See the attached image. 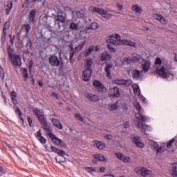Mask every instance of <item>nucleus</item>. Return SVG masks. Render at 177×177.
Segmentation results:
<instances>
[{
	"instance_id": "obj_1",
	"label": "nucleus",
	"mask_w": 177,
	"mask_h": 177,
	"mask_svg": "<svg viewBox=\"0 0 177 177\" xmlns=\"http://www.w3.org/2000/svg\"><path fill=\"white\" fill-rule=\"evenodd\" d=\"M32 112L37 118L39 124L41 125L42 129H44V131L46 132V134L49 136V138H50L52 142L55 145H57V146H61L62 147H63V146H66V143H64L63 140L56 137V135L52 133L53 131V129L52 127H50V125L48 124V120H46V115H45V113L42 110L37 108L33 109Z\"/></svg>"
},
{
	"instance_id": "obj_2",
	"label": "nucleus",
	"mask_w": 177,
	"mask_h": 177,
	"mask_svg": "<svg viewBox=\"0 0 177 177\" xmlns=\"http://www.w3.org/2000/svg\"><path fill=\"white\" fill-rule=\"evenodd\" d=\"M7 53L8 55V59L12 66L21 67V58L20 55L15 54V49L12 48L11 45L7 46Z\"/></svg>"
},
{
	"instance_id": "obj_3",
	"label": "nucleus",
	"mask_w": 177,
	"mask_h": 177,
	"mask_svg": "<svg viewBox=\"0 0 177 177\" xmlns=\"http://www.w3.org/2000/svg\"><path fill=\"white\" fill-rule=\"evenodd\" d=\"M88 10L92 13H97V15L102 16L103 19H111L114 16L113 11H109L103 8H99L98 7L90 6Z\"/></svg>"
},
{
	"instance_id": "obj_4",
	"label": "nucleus",
	"mask_w": 177,
	"mask_h": 177,
	"mask_svg": "<svg viewBox=\"0 0 177 177\" xmlns=\"http://www.w3.org/2000/svg\"><path fill=\"white\" fill-rule=\"evenodd\" d=\"M156 74L160 75L162 78H166L167 81H172L174 80V74L167 73V68L165 66H162L160 68L158 67L156 69Z\"/></svg>"
},
{
	"instance_id": "obj_5",
	"label": "nucleus",
	"mask_w": 177,
	"mask_h": 177,
	"mask_svg": "<svg viewBox=\"0 0 177 177\" xmlns=\"http://www.w3.org/2000/svg\"><path fill=\"white\" fill-rule=\"evenodd\" d=\"M48 62L53 67H59L62 65L63 66V61L59 59V57L56 55H51L49 57Z\"/></svg>"
},
{
	"instance_id": "obj_6",
	"label": "nucleus",
	"mask_w": 177,
	"mask_h": 177,
	"mask_svg": "<svg viewBox=\"0 0 177 177\" xmlns=\"http://www.w3.org/2000/svg\"><path fill=\"white\" fill-rule=\"evenodd\" d=\"M10 28V19H9L7 21L4 23V26L3 28L1 37V42L2 44H5L6 42V30Z\"/></svg>"
},
{
	"instance_id": "obj_7",
	"label": "nucleus",
	"mask_w": 177,
	"mask_h": 177,
	"mask_svg": "<svg viewBox=\"0 0 177 177\" xmlns=\"http://www.w3.org/2000/svg\"><path fill=\"white\" fill-rule=\"evenodd\" d=\"M57 16L55 17V20L59 21L60 23H66V14L63 13V10L62 7L57 8Z\"/></svg>"
},
{
	"instance_id": "obj_8",
	"label": "nucleus",
	"mask_w": 177,
	"mask_h": 177,
	"mask_svg": "<svg viewBox=\"0 0 177 177\" xmlns=\"http://www.w3.org/2000/svg\"><path fill=\"white\" fill-rule=\"evenodd\" d=\"M136 172L138 175H141V176L144 177L148 176V175H151V170L146 167H140L136 169Z\"/></svg>"
},
{
	"instance_id": "obj_9",
	"label": "nucleus",
	"mask_w": 177,
	"mask_h": 177,
	"mask_svg": "<svg viewBox=\"0 0 177 177\" xmlns=\"http://www.w3.org/2000/svg\"><path fill=\"white\" fill-rule=\"evenodd\" d=\"M93 85L95 88V89H97V92L102 93L106 91V87L99 80H94Z\"/></svg>"
},
{
	"instance_id": "obj_10",
	"label": "nucleus",
	"mask_w": 177,
	"mask_h": 177,
	"mask_svg": "<svg viewBox=\"0 0 177 177\" xmlns=\"http://www.w3.org/2000/svg\"><path fill=\"white\" fill-rule=\"evenodd\" d=\"M82 77L83 81H84L85 82H88V81L91 80V77H92V70H84L82 73Z\"/></svg>"
},
{
	"instance_id": "obj_11",
	"label": "nucleus",
	"mask_w": 177,
	"mask_h": 177,
	"mask_svg": "<svg viewBox=\"0 0 177 177\" xmlns=\"http://www.w3.org/2000/svg\"><path fill=\"white\" fill-rule=\"evenodd\" d=\"M120 88L118 87L115 86L109 89V95H111V97H120Z\"/></svg>"
},
{
	"instance_id": "obj_12",
	"label": "nucleus",
	"mask_w": 177,
	"mask_h": 177,
	"mask_svg": "<svg viewBox=\"0 0 177 177\" xmlns=\"http://www.w3.org/2000/svg\"><path fill=\"white\" fill-rule=\"evenodd\" d=\"M93 160H92V162L93 164H96L98 161H107V158H106V157H104V156H100V154L99 153H95L94 155H93Z\"/></svg>"
},
{
	"instance_id": "obj_13",
	"label": "nucleus",
	"mask_w": 177,
	"mask_h": 177,
	"mask_svg": "<svg viewBox=\"0 0 177 177\" xmlns=\"http://www.w3.org/2000/svg\"><path fill=\"white\" fill-rule=\"evenodd\" d=\"M150 66H151V63L150 61H147V59H142V67L144 73H147L149 70H150Z\"/></svg>"
},
{
	"instance_id": "obj_14",
	"label": "nucleus",
	"mask_w": 177,
	"mask_h": 177,
	"mask_svg": "<svg viewBox=\"0 0 177 177\" xmlns=\"http://www.w3.org/2000/svg\"><path fill=\"white\" fill-rule=\"evenodd\" d=\"M106 66L104 68V71L106 73V76L107 78H110L111 77V68H113V64H110L109 62L105 63Z\"/></svg>"
},
{
	"instance_id": "obj_15",
	"label": "nucleus",
	"mask_w": 177,
	"mask_h": 177,
	"mask_svg": "<svg viewBox=\"0 0 177 177\" xmlns=\"http://www.w3.org/2000/svg\"><path fill=\"white\" fill-rule=\"evenodd\" d=\"M93 146H96L97 149H99V150H103V149L106 148V144L97 140H94L93 141Z\"/></svg>"
},
{
	"instance_id": "obj_16",
	"label": "nucleus",
	"mask_w": 177,
	"mask_h": 177,
	"mask_svg": "<svg viewBox=\"0 0 177 177\" xmlns=\"http://www.w3.org/2000/svg\"><path fill=\"white\" fill-rule=\"evenodd\" d=\"M131 75L133 77V80H136V81L142 78V73H140V71L138 69H133L131 72Z\"/></svg>"
},
{
	"instance_id": "obj_17",
	"label": "nucleus",
	"mask_w": 177,
	"mask_h": 177,
	"mask_svg": "<svg viewBox=\"0 0 177 177\" xmlns=\"http://www.w3.org/2000/svg\"><path fill=\"white\" fill-rule=\"evenodd\" d=\"M50 149L53 153H55L56 154H58V156H66V151L59 149V148H56V147H54L53 145H51Z\"/></svg>"
},
{
	"instance_id": "obj_18",
	"label": "nucleus",
	"mask_w": 177,
	"mask_h": 177,
	"mask_svg": "<svg viewBox=\"0 0 177 177\" xmlns=\"http://www.w3.org/2000/svg\"><path fill=\"white\" fill-rule=\"evenodd\" d=\"M35 137L37 138V140H39V142L41 145H45V143H46V138H45L44 136H42V133H41V129H39L37 132Z\"/></svg>"
},
{
	"instance_id": "obj_19",
	"label": "nucleus",
	"mask_w": 177,
	"mask_h": 177,
	"mask_svg": "<svg viewBox=\"0 0 177 177\" xmlns=\"http://www.w3.org/2000/svg\"><path fill=\"white\" fill-rule=\"evenodd\" d=\"M169 173L172 177H177V162L171 164Z\"/></svg>"
},
{
	"instance_id": "obj_20",
	"label": "nucleus",
	"mask_w": 177,
	"mask_h": 177,
	"mask_svg": "<svg viewBox=\"0 0 177 177\" xmlns=\"http://www.w3.org/2000/svg\"><path fill=\"white\" fill-rule=\"evenodd\" d=\"M140 140V137H134L133 138V143H134L136 146V147H140V149H143L145 147V144Z\"/></svg>"
},
{
	"instance_id": "obj_21",
	"label": "nucleus",
	"mask_w": 177,
	"mask_h": 177,
	"mask_svg": "<svg viewBox=\"0 0 177 177\" xmlns=\"http://www.w3.org/2000/svg\"><path fill=\"white\" fill-rule=\"evenodd\" d=\"M153 18L155 19V20H157L158 21L161 23V24H167V19L160 14L153 15Z\"/></svg>"
},
{
	"instance_id": "obj_22",
	"label": "nucleus",
	"mask_w": 177,
	"mask_h": 177,
	"mask_svg": "<svg viewBox=\"0 0 177 177\" xmlns=\"http://www.w3.org/2000/svg\"><path fill=\"white\" fill-rule=\"evenodd\" d=\"M86 97L88 100H90V102H99V97L95 94L88 93L86 94Z\"/></svg>"
},
{
	"instance_id": "obj_23",
	"label": "nucleus",
	"mask_w": 177,
	"mask_h": 177,
	"mask_svg": "<svg viewBox=\"0 0 177 177\" xmlns=\"http://www.w3.org/2000/svg\"><path fill=\"white\" fill-rule=\"evenodd\" d=\"M35 15H37V10H32L29 12V15L28 16V19L30 21V23H35Z\"/></svg>"
},
{
	"instance_id": "obj_24",
	"label": "nucleus",
	"mask_w": 177,
	"mask_h": 177,
	"mask_svg": "<svg viewBox=\"0 0 177 177\" xmlns=\"http://www.w3.org/2000/svg\"><path fill=\"white\" fill-rule=\"evenodd\" d=\"M10 97L12 100V104H19V102L17 101V93H16V91H11Z\"/></svg>"
},
{
	"instance_id": "obj_25",
	"label": "nucleus",
	"mask_w": 177,
	"mask_h": 177,
	"mask_svg": "<svg viewBox=\"0 0 177 177\" xmlns=\"http://www.w3.org/2000/svg\"><path fill=\"white\" fill-rule=\"evenodd\" d=\"M111 60V55L107 52H103L101 54V62H110Z\"/></svg>"
},
{
	"instance_id": "obj_26",
	"label": "nucleus",
	"mask_w": 177,
	"mask_h": 177,
	"mask_svg": "<svg viewBox=\"0 0 177 177\" xmlns=\"http://www.w3.org/2000/svg\"><path fill=\"white\" fill-rule=\"evenodd\" d=\"M51 121L54 125V127H56L58 129H63V124L60 122V120L56 119V118H52Z\"/></svg>"
},
{
	"instance_id": "obj_27",
	"label": "nucleus",
	"mask_w": 177,
	"mask_h": 177,
	"mask_svg": "<svg viewBox=\"0 0 177 177\" xmlns=\"http://www.w3.org/2000/svg\"><path fill=\"white\" fill-rule=\"evenodd\" d=\"M92 64H93V60H92V58L86 59L84 64L86 70H92Z\"/></svg>"
},
{
	"instance_id": "obj_28",
	"label": "nucleus",
	"mask_w": 177,
	"mask_h": 177,
	"mask_svg": "<svg viewBox=\"0 0 177 177\" xmlns=\"http://www.w3.org/2000/svg\"><path fill=\"white\" fill-rule=\"evenodd\" d=\"M132 12H135V13H138V15H140L142 12H143V9L142 8L139 7L137 4H134L131 8Z\"/></svg>"
},
{
	"instance_id": "obj_29",
	"label": "nucleus",
	"mask_w": 177,
	"mask_h": 177,
	"mask_svg": "<svg viewBox=\"0 0 177 177\" xmlns=\"http://www.w3.org/2000/svg\"><path fill=\"white\" fill-rule=\"evenodd\" d=\"M137 120H139V121H141L142 122H146L147 121V119L149 118L147 116H145L142 115L140 113H137L136 114Z\"/></svg>"
},
{
	"instance_id": "obj_30",
	"label": "nucleus",
	"mask_w": 177,
	"mask_h": 177,
	"mask_svg": "<svg viewBox=\"0 0 177 177\" xmlns=\"http://www.w3.org/2000/svg\"><path fill=\"white\" fill-rule=\"evenodd\" d=\"M122 44L127 45V46H132L133 48H135L136 43H135L131 40L123 39V40H122Z\"/></svg>"
},
{
	"instance_id": "obj_31",
	"label": "nucleus",
	"mask_w": 177,
	"mask_h": 177,
	"mask_svg": "<svg viewBox=\"0 0 177 177\" xmlns=\"http://www.w3.org/2000/svg\"><path fill=\"white\" fill-rule=\"evenodd\" d=\"M132 60L133 63H139L140 62V55L139 54L133 53L132 54Z\"/></svg>"
},
{
	"instance_id": "obj_32",
	"label": "nucleus",
	"mask_w": 177,
	"mask_h": 177,
	"mask_svg": "<svg viewBox=\"0 0 177 177\" xmlns=\"http://www.w3.org/2000/svg\"><path fill=\"white\" fill-rule=\"evenodd\" d=\"M70 28L71 30H73V31H78V30H80V26L78 25V24L72 22L70 24Z\"/></svg>"
},
{
	"instance_id": "obj_33",
	"label": "nucleus",
	"mask_w": 177,
	"mask_h": 177,
	"mask_svg": "<svg viewBox=\"0 0 177 177\" xmlns=\"http://www.w3.org/2000/svg\"><path fill=\"white\" fill-rule=\"evenodd\" d=\"M8 8L6 9V15H9L13 8V3L10 1H8Z\"/></svg>"
},
{
	"instance_id": "obj_34",
	"label": "nucleus",
	"mask_w": 177,
	"mask_h": 177,
	"mask_svg": "<svg viewBox=\"0 0 177 177\" xmlns=\"http://www.w3.org/2000/svg\"><path fill=\"white\" fill-rule=\"evenodd\" d=\"M21 29L24 30L26 34H28L30 32V30H31V26H30V24H28L21 25Z\"/></svg>"
},
{
	"instance_id": "obj_35",
	"label": "nucleus",
	"mask_w": 177,
	"mask_h": 177,
	"mask_svg": "<svg viewBox=\"0 0 177 177\" xmlns=\"http://www.w3.org/2000/svg\"><path fill=\"white\" fill-rule=\"evenodd\" d=\"M6 73L5 72V69L2 66H0V80L1 81H3L5 80V75Z\"/></svg>"
},
{
	"instance_id": "obj_36",
	"label": "nucleus",
	"mask_w": 177,
	"mask_h": 177,
	"mask_svg": "<svg viewBox=\"0 0 177 177\" xmlns=\"http://www.w3.org/2000/svg\"><path fill=\"white\" fill-rule=\"evenodd\" d=\"M122 63L124 64H131V63H133V61L132 58H129L127 57H124L122 59Z\"/></svg>"
},
{
	"instance_id": "obj_37",
	"label": "nucleus",
	"mask_w": 177,
	"mask_h": 177,
	"mask_svg": "<svg viewBox=\"0 0 177 177\" xmlns=\"http://www.w3.org/2000/svg\"><path fill=\"white\" fill-rule=\"evenodd\" d=\"M73 15H75V17L77 19H82V17H84V14H82V12H80V11H77V10H73L72 11Z\"/></svg>"
},
{
	"instance_id": "obj_38",
	"label": "nucleus",
	"mask_w": 177,
	"mask_h": 177,
	"mask_svg": "<svg viewBox=\"0 0 177 177\" xmlns=\"http://www.w3.org/2000/svg\"><path fill=\"white\" fill-rule=\"evenodd\" d=\"M92 52H93V46H90L84 53L85 57H88V55L92 53Z\"/></svg>"
},
{
	"instance_id": "obj_39",
	"label": "nucleus",
	"mask_w": 177,
	"mask_h": 177,
	"mask_svg": "<svg viewBox=\"0 0 177 177\" xmlns=\"http://www.w3.org/2000/svg\"><path fill=\"white\" fill-rule=\"evenodd\" d=\"M22 74H23L24 81H27L28 78V71L27 70V68H24L23 69Z\"/></svg>"
},
{
	"instance_id": "obj_40",
	"label": "nucleus",
	"mask_w": 177,
	"mask_h": 177,
	"mask_svg": "<svg viewBox=\"0 0 177 177\" xmlns=\"http://www.w3.org/2000/svg\"><path fill=\"white\" fill-rule=\"evenodd\" d=\"M118 109V101L115 102L113 104L111 105V109L112 111H115Z\"/></svg>"
},
{
	"instance_id": "obj_41",
	"label": "nucleus",
	"mask_w": 177,
	"mask_h": 177,
	"mask_svg": "<svg viewBox=\"0 0 177 177\" xmlns=\"http://www.w3.org/2000/svg\"><path fill=\"white\" fill-rule=\"evenodd\" d=\"M122 85H124L125 86H131V85H132V80L123 79V84Z\"/></svg>"
},
{
	"instance_id": "obj_42",
	"label": "nucleus",
	"mask_w": 177,
	"mask_h": 177,
	"mask_svg": "<svg viewBox=\"0 0 177 177\" xmlns=\"http://www.w3.org/2000/svg\"><path fill=\"white\" fill-rule=\"evenodd\" d=\"M138 126L139 127V128H140V129H144V131H146V129L149 127L145 123H142L140 122H138Z\"/></svg>"
},
{
	"instance_id": "obj_43",
	"label": "nucleus",
	"mask_w": 177,
	"mask_h": 177,
	"mask_svg": "<svg viewBox=\"0 0 177 177\" xmlns=\"http://www.w3.org/2000/svg\"><path fill=\"white\" fill-rule=\"evenodd\" d=\"M165 150V145H160V147H159L158 149H156V153L157 154H158V153H164Z\"/></svg>"
},
{
	"instance_id": "obj_44",
	"label": "nucleus",
	"mask_w": 177,
	"mask_h": 177,
	"mask_svg": "<svg viewBox=\"0 0 177 177\" xmlns=\"http://www.w3.org/2000/svg\"><path fill=\"white\" fill-rule=\"evenodd\" d=\"M91 30H97L99 28V24L97 22H93L90 26Z\"/></svg>"
},
{
	"instance_id": "obj_45",
	"label": "nucleus",
	"mask_w": 177,
	"mask_h": 177,
	"mask_svg": "<svg viewBox=\"0 0 177 177\" xmlns=\"http://www.w3.org/2000/svg\"><path fill=\"white\" fill-rule=\"evenodd\" d=\"M86 172H88V174H91V172H96V169L93 167H86L84 168Z\"/></svg>"
},
{
	"instance_id": "obj_46",
	"label": "nucleus",
	"mask_w": 177,
	"mask_h": 177,
	"mask_svg": "<svg viewBox=\"0 0 177 177\" xmlns=\"http://www.w3.org/2000/svg\"><path fill=\"white\" fill-rule=\"evenodd\" d=\"M121 161H123V162H131V157L123 155Z\"/></svg>"
},
{
	"instance_id": "obj_47",
	"label": "nucleus",
	"mask_w": 177,
	"mask_h": 177,
	"mask_svg": "<svg viewBox=\"0 0 177 177\" xmlns=\"http://www.w3.org/2000/svg\"><path fill=\"white\" fill-rule=\"evenodd\" d=\"M135 109H136L138 111V113H140V111L142 110V106H140V104L138 102L134 103Z\"/></svg>"
},
{
	"instance_id": "obj_48",
	"label": "nucleus",
	"mask_w": 177,
	"mask_h": 177,
	"mask_svg": "<svg viewBox=\"0 0 177 177\" xmlns=\"http://www.w3.org/2000/svg\"><path fill=\"white\" fill-rule=\"evenodd\" d=\"M113 46V44H107V48L112 53H115V48H114Z\"/></svg>"
},
{
	"instance_id": "obj_49",
	"label": "nucleus",
	"mask_w": 177,
	"mask_h": 177,
	"mask_svg": "<svg viewBox=\"0 0 177 177\" xmlns=\"http://www.w3.org/2000/svg\"><path fill=\"white\" fill-rule=\"evenodd\" d=\"M75 117L78 120V121H80L81 122H83L84 121V118L81 116V114L80 113H75Z\"/></svg>"
},
{
	"instance_id": "obj_50",
	"label": "nucleus",
	"mask_w": 177,
	"mask_h": 177,
	"mask_svg": "<svg viewBox=\"0 0 177 177\" xmlns=\"http://www.w3.org/2000/svg\"><path fill=\"white\" fill-rule=\"evenodd\" d=\"M115 157H117V158H118V160H122V158L124 157V154H122V153L120 152H117L115 153Z\"/></svg>"
},
{
	"instance_id": "obj_51",
	"label": "nucleus",
	"mask_w": 177,
	"mask_h": 177,
	"mask_svg": "<svg viewBox=\"0 0 177 177\" xmlns=\"http://www.w3.org/2000/svg\"><path fill=\"white\" fill-rule=\"evenodd\" d=\"M108 44H111V45H115L117 44V40L114 39H109L106 41Z\"/></svg>"
},
{
	"instance_id": "obj_52",
	"label": "nucleus",
	"mask_w": 177,
	"mask_h": 177,
	"mask_svg": "<svg viewBox=\"0 0 177 177\" xmlns=\"http://www.w3.org/2000/svg\"><path fill=\"white\" fill-rule=\"evenodd\" d=\"M123 81H124V79L115 80L113 82H114V84H116L117 85H123Z\"/></svg>"
},
{
	"instance_id": "obj_53",
	"label": "nucleus",
	"mask_w": 177,
	"mask_h": 177,
	"mask_svg": "<svg viewBox=\"0 0 177 177\" xmlns=\"http://www.w3.org/2000/svg\"><path fill=\"white\" fill-rule=\"evenodd\" d=\"M162 64V60H161V58L157 57L155 61V65L157 66L158 64V66H160Z\"/></svg>"
},
{
	"instance_id": "obj_54",
	"label": "nucleus",
	"mask_w": 177,
	"mask_h": 177,
	"mask_svg": "<svg viewBox=\"0 0 177 177\" xmlns=\"http://www.w3.org/2000/svg\"><path fill=\"white\" fill-rule=\"evenodd\" d=\"M85 45V42H82L76 47L77 50H82L84 46Z\"/></svg>"
},
{
	"instance_id": "obj_55",
	"label": "nucleus",
	"mask_w": 177,
	"mask_h": 177,
	"mask_svg": "<svg viewBox=\"0 0 177 177\" xmlns=\"http://www.w3.org/2000/svg\"><path fill=\"white\" fill-rule=\"evenodd\" d=\"M50 96L52 97H56L57 100L60 99V96L55 92H51Z\"/></svg>"
},
{
	"instance_id": "obj_56",
	"label": "nucleus",
	"mask_w": 177,
	"mask_h": 177,
	"mask_svg": "<svg viewBox=\"0 0 177 177\" xmlns=\"http://www.w3.org/2000/svg\"><path fill=\"white\" fill-rule=\"evenodd\" d=\"M28 122L31 128L34 127V124H32V119H31L30 116L28 117Z\"/></svg>"
},
{
	"instance_id": "obj_57",
	"label": "nucleus",
	"mask_w": 177,
	"mask_h": 177,
	"mask_svg": "<svg viewBox=\"0 0 177 177\" xmlns=\"http://www.w3.org/2000/svg\"><path fill=\"white\" fill-rule=\"evenodd\" d=\"M30 0H25L24 3L22 4V8H27L30 5Z\"/></svg>"
},
{
	"instance_id": "obj_58",
	"label": "nucleus",
	"mask_w": 177,
	"mask_h": 177,
	"mask_svg": "<svg viewBox=\"0 0 177 177\" xmlns=\"http://www.w3.org/2000/svg\"><path fill=\"white\" fill-rule=\"evenodd\" d=\"M5 174H6V171L3 169V167L0 165V176H2Z\"/></svg>"
},
{
	"instance_id": "obj_59",
	"label": "nucleus",
	"mask_w": 177,
	"mask_h": 177,
	"mask_svg": "<svg viewBox=\"0 0 177 177\" xmlns=\"http://www.w3.org/2000/svg\"><path fill=\"white\" fill-rule=\"evenodd\" d=\"M154 150H156V151H157L158 149L160 147V145L156 142H153V144L152 145Z\"/></svg>"
},
{
	"instance_id": "obj_60",
	"label": "nucleus",
	"mask_w": 177,
	"mask_h": 177,
	"mask_svg": "<svg viewBox=\"0 0 177 177\" xmlns=\"http://www.w3.org/2000/svg\"><path fill=\"white\" fill-rule=\"evenodd\" d=\"M74 53H70V62L71 63H74Z\"/></svg>"
},
{
	"instance_id": "obj_61",
	"label": "nucleus",
	"mask_w": 177,
	"mask_h": 177,
	"mask_svg": "<svg viewBox=\"0 0 177 177\" xmlns=\"http://www.w3.org/2000/svg\"><path fill=\"white\" fill-rule=\"evenodd\" d=\"M111 38H115V39H121V36L118 34H113L111 35Z\"/></svg>"
},
{
	"instance_id": "obj_62",
	"label": "nucleus",
	"mask_w": 177,
	"mask_h": 177,
	"mask_svg": "<svg viewBox=\"0 0 177 177\" xmlns=\"http://www.w3.org/2000/svg\"><path fill=\"white\" fill-rule=\"evenodd\" d=\"M29 73L32 71V61L29 62V67H28Z\"/></svg>"
},
{
	"instance_id": "obj_63",
	"label": "nucleus",
	"mask_w": 177,
	"mask_h": 177,
	"mask_svg": "<svg viewBox=\"0 0 177 177\" xmlns=\"http://www.w3.org/2000/svg\"><path fill=\"white\" fill-rule=\"evenodd\" d=\"M123 127L124 128H129V122L128 121H125L124 123H123Z\"/></svg>"
},
{
	"instance_id": "obj_64",
	"label": "nucleus",
	"mask_w": 177,
	"mask_h": 177,
	"mask_svg": "<svg viewBox=\"0 0 177 177\" xmlns=\"http://www.w3.org/2000/svg\"><path fill=\"white\" fill-rule=\"evenodd\" d=\"M9 37H10V43L13 45V41H15V36H13L12 37V35H9Z\"/></svg>"
}]
</instances>
